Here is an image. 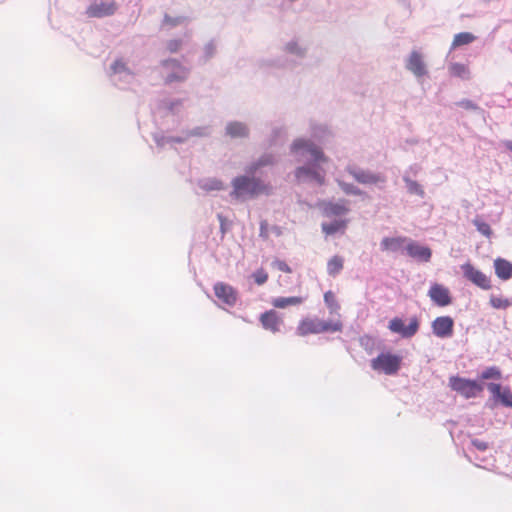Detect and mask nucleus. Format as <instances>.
Here are the masks:
<instances>
[{
	"label": "nucleus",
	"mask_w": 512,
	"mask_h": 512,
	"mask_svg": "<svg viewBox=\"0 0 512 512\" xmlns=\"http://www.w3.org/2000/svg\"><path fill=\"white\" fill-rule=\"evenodd\" d=\"M290 155L299 164L294 170L297 183L324 184L326 172L322 166L328 162V157L320 146L311 139L296 138L290 145Z\"/></svg>",
	"instance_id": "f257e3e1"
},
{
	"label": "nucleus",
	"mask_w": 512,
	"mask_h": 512,
	"mask_svg": "<svg viewBox=\"0 0 512 512\" xmlns=\"http://www.w3.org/2000/svg\"><path fill=\"white\" fill-rule=\"evenodd\" d=\"M277 163L276 154L271 152H265L249 162L244 168L245 174L232 179L230 196L234 199H254L259 195H271L272 185L260 176L263 174L264 167L274 166Z\"/></svg>",
	"instance_id": "f03ea898"
},
{
	"label": "nucleus",
	"mask_w": 512,
	"mask_h": 512,
	"mask_svg": "<svg viewBox=\"0 0 512 512\" xmlns=\"http://www.w3.org/2000/svg\"><path fill=\"white\" fill-rule=\"evenodd\" d=\"M142 68L135 62L124 57L116 58L110 65V77L112 82L120 88L131 85Z\"/></svg>",
	"instance_id": "7ed1b4c3"
},
{
	"label": "nucleus",
	"mask_w": 512,
	"mask_h": 512,
	"mask_svg": "<svg viewBox=\"0 0 512 512\" xmlns=\"http://www.w3.org/2000/svg\"><path fill=\"white\" fill-rule=\"evenodd\" d=\"M211 135L212 127L210 125H202L183 130L179 136L166 135L162 130L156 131L153 133V140L158 147L163 148L167 145L173 147L175 144H183L192 137L208 138Z\"/></svg>",
	"instance_id": "20e7f679"
},
{
	"label": "nucleus",
	"mask_w": 512,
	"mask_h": 512,
	"mask_svg": "<svg viewBox=\"0 0 512 512\" xmlns=\"http://www.w3.org/2000/svg\"><path fill=\"white\" fill-rule=\"evenodd\" d=\"M160 75L166 85L185 82L191 69L179 59L167 57L159 62Z\"/></svg>",
	"instance_id": "39448f33"
},
{
	"label": "nucleus",
	"mask_w": 512,
	"mask_h": 512,
	"mask_svg": "<svg viewBox=\"0 0 512 512\" xmlns=\"http://www.w3.org/2000/svg\"><path fill=\"white\" fill-rule=\"evenodd\" d=\"M343 328L340 321H324L318 318H305L300 321L297 327V334L299 336H306L308 334H319L323 332H339Z\"/></svg>",
	"instance_id": "423d86ee"
},
{
	"label": "nucleus",
	"mask_w": 512,
	"mask_h": 512,
	"mask_svg": "<svg viewBox=\"0 0 512 512\" xmlns=\"http://www.w3.org/2000/svg\"><path fill=\"white\" fill-rule=\"evenodd\" d=\"M449 386L466 399L474 398L483 391V385L478 381L459 376L450 377Z\"/></svg>",
	"instance_id": "0eeeda50"
},
{
	"label": "nucleus",
	"mask_w": 512,
	"mask_h": 512,
	"mask_svg": "<svg viewBox=\"0 0 512 512\" xmlns=\"http://www.w3.org/2000/svg\"><path fill=\"white\" fill-rule=\"evenodd\" d=\"M402 358L391 353H380L372 359L371 367L373 370L381 371L386 375H394L400 369Z\"/></svg>",
	"instance_id": "6e6552de"
},
{
	"label": "nucleus",
	"mask_w": 512,
	"mask_h": 512,
	"mask_svg": "<svg viewBox=\"0 0 512 512\" xmlns=\"http://www.w3.org/2000/svg\"><path fill=\"white\" fill-rule=\"evenodd\" d=\"M118 4L114 0H94L86 8V15L91 18H104L116 13Z\"/></svg>",
	"instance_id": "1a4fd4ad"
},
{
	"label": "nucleus",
	"mask_w": 512,
	"mask_h": 512,
	"mask_svg": "<svg viewBox=\"0 0 512 512\" xmlns=\"http://www.w3.org/2000/svg\"><path fill=\"white\" fill-rule=\"evenodd\" d=\"M405 68L411 72L418 82L428 75V68L423 54L418 50H413L405 61Z\"/></svg>",
	"instance_id": "9d476101"
},
{
	"label": "nucleus",
	"mask_w": 512,
	"mask_h": 512,
	"mask_svg": "<svg viewBox=\"0 0 512 512\" xmlns=\"http://www.w3.org/2000/svg\"><path fill=\"white\" fill-rule=\"evenodd\" d=\"M347 172L361 184H377L384 183L385 177L379 173H374L370 170L362 169L355 165L347 167Z\"/></svg>",
	"instance_id": "9b49d317"
},
{
	"label": "nucleus",
	"mask_w": 512,
	"mask_h": 512,
	"mask_svg": "<svg viewBox=\"0 0 512 512\" xmlns=\"http://www.w3.org/2000/svg\"><path fill=\"white\" fill-rule=\"evenodd\" d=\"M463 276L481 289L488 290L491 288L490 279L480 270L476 269L472 264L465 263L461 265Z\"/></svg>",
	"instance_id": "f8f14e48"
},
{
	"label": "nucleus",
	"mask_w": 512,
	"mask_h": 512,
	"mask_svg": "<svg viewBox=\"0 0 512 512\" xmlns=\"http://www.w3.org/2000/svg\"><path fill=\"white\" fill-rule=\"evenodd\" d=\"M388 327L392 332L400 334L403 338H411L419 329V321L414 317L410 320L409 325L406 326L402 319L395 317L390 320Z\"/></svg>",
	"instance_id": "ddd939ff"
},
{
	"label": "nucleus",
	"mask_w": 512,
	"mask_h": 512,
	"mask_svg": "<svg viewBox=\"0 0 512 512\" xmlns=\"http://www.w3.org/2000/svg\"><path fill=\"white\" fill-rule=\"evenodd\" d=\"M433 334L441 339L453 336L454 320L450 316H439L431 323Z\"/></svg>",
	"instance_id": "4468645a"
},
{
	"label": "nucleus",
	"mask_w": 512,
	"mask_h": 512,
	"mask_svg": "<svg viewBox=\"0 0 512 512\" xmlns=\"http://www.w3.org/2000/svg\"><path fill=\"white\" fill-rule=\"evenodd\" d=\"M406 254L418 262H429L432 256V250L425 245L409 238L405 245Z\"/></svg>",
	"instance_id": "2eb2a0df"
},
{
	"label": "nucleus",
	"mask_w": 512,
	"mask_h": 512,
	"mask_svg": "<svg viewBox=\"0 0 512 512\" xmlns=\"http://www.w3.org/2000/svg\"><path fill=\"white\" fill-rule=\"evenodd\" d=\"M224 132L230 139H248L251 129L246 122L231 120L225 124Z\"/></svg>",
	"instance_id": "dca6fc26"
},
{
	"label": "nucleus",
	"mask_w": 512,
	"mask_h": 512,
	"mask_svg": "<svg viewBox=\"0 0 512 512\" xmlns=\"http://www.w3.org/2000/svg\"><path fill=\"white\" fill-rule=\"evenodd\" d=\"M428 296L440 307L447 306L452 302L448 288L438 283H435L430 287Z\"/></svg>",
	"instance_id": "f3484780"
},
{
	"label": "nucleus",
	"mask_w": 512,
	"mask_h": 512,
	"mask_svg": "<svg viewBox=\"0 0 512 512\" xmlns=\"http://www.w3.org/2000/svg\"><path fill=\"white\" fill-rule=\"evenodd\" d=\"M184 100L179 98H165L158 105L159 113L165 116H179L182 112Z\"/></svg>",
	"instance_id": "a211bd4d"
},
{
	"label": "nucleus",
	"mask_w": 512,
	"mask_h": 512,
	"mask_svg": "<svg viewBox=\"0 0 512 512\" xmlns=\"http://www.w3.org/2000/svg\"><path fill=\"white\" fill-rule=\"evenodd\" d=\"M283 52L298 59H304L308 52L307 45L298 37H293L283 44Z\"/></svg>",
	"instance_id": "6ab92c4d"
},
{
	"label": "nucleus",
	"mask_w": 512,
	"mask_h": 512,
	"mask_svg": "<svg viewBox=\"0 0 512 512\" xmlns=\"http://www.w3.org/2000/svg\"><path fill=\"white\" fill-rule=\"evenodd\" d=\"M214 293L218 299L229 306L235 305L237 301V294L234 288L223 282H217L214 285Z\"/></svg>",
	"instance_id": "aec40b11"
},
{
	"label": "nucleus",
	"mask_w": 512,
	"mask_h": 512,
	"mask_svg": "<svg viewBox=\"0 0 512 512\" xmlns=\"http://www.w3.org/2000/svg\"><path fill=\"white\" fill-rule=\"evenodd\" d=\"M407 237H384L381 240L380 248L382 251L399 252L405 251V245L408 243Z\"/></svg>",
	"instance_id": "412c9836"
},
{
	"label": "nucleus",
	"mask_w": 512,
	"mask_h": 512,
	"mask_svg": "<svg viewBox=\"0 0 512 512\" xmlns=\"http://www.w3.org/2000/svg\"><path fill=\"white\" fill-rule=\"evenodd\" d=\"M260 321L266 330H270L273 333L278 332L280 330V325L282 324L281 319L278 317L277 312L274 310H270L261 314Z\"/></svg>",
	"instance_id": "4be33fe9"
},
{
	"label": "nucleus",
	"mask_w": 512,
	"mask_h": 512,
	"mask_svg": "<svg viewBox=\"0 0 512 512\" xmlns=\"http://www.w3.org/2000/svg\"><path fill=\"white\" fill-rule=\"evenodd\" d=\"M217 50L218 41L216 39H210L209 41H207L201 48L198 63L200 65H205L206 63H208L212 58L216 56Z\"/></svg>",
	"instance_id": "5701e85b"
},
{
	"label": "nucleus",
	"mask_w": 512,
	"mask_h": 512,
	"mask_svg": "<svg viewBox=\"0 0 512 512\" xmlns=\"http://www.w3.org/2000/svg\"><path fill=\"white\" fill-rule=\"evenodd\" d=\"M494 268H495V273L498 278H500L502 280H509L510 278H512V263L511 262H509L505 259H502V258H497L494 261Z\"/></svg>",
	"instance_id": "b1692460"
},
{
	"label": "nucleus",
	"mask_w": 512,
	"mask_h": 512,
	"mask_svg": "<svg viewBox=\"0 0 512 512\" xmlns=\"http://www.w3.org/2000/svg\"><path fill=\"white\" fill-rule=\"evenodd\" d=\"M198 187L205 192L221 191L225 189L224 182L215 177L200 179L198 181Z\"/></svg>",
	"instance_id": "393cba45"
},
{
	"label": "nucleus",
	"mask_w": 512,
	"mask_h": 512,
	"mask_svg": "<svg viewBox=\"0 0 512 512\" xmlns=\"http://www.w3.org/2000/svg\"><path fill=\"white\" fill-rule=\"evenodd\" d=\"M348 212V208L344 201L329 202L324 206L326 216H342Z\"/></svg>",
	"instance_id": "a878e982"
},
{
	"label": "nucleus",
	"mask_w": 512,
	"mask_h": 512,
	"mask_svg": "<svg viewBox=\"0 0 512 512\" xmlns=\"http://www.w3.org/2000/svg\"><path fill=\"white\" fill-rule=\"evenodd\" d=\"M303 302L302 297H276L272 300V305L279 309L287 308L288 306H297Z\"/></svg>",
	"instance_id": "bb28decb"
},
{
	"label": "nucleus",
	"mask_w": 512,
	"mask_h": 512,
	"mask_svg": "<svg viewBox=\"0 0 512 512\" xmlns=\"http://www.w3.org/2000/svg\"><path fill=\"white\" fill-rule=\"evenodd\" d=\"M448 70L451 76L459 77L464 80L470 78L469 68L465 64L458 62L451 63Z\"/></svg>",
	"instance_id": "cd10ccee"
},
{
	"label": "nucleus",
	"mask_w": 512,
	"mask_h": 512,
	"mask_svg": "<svg viewBox=\"0 0 512 512\" xmlns=\"http://www.w3.org/2000/svg\"><path fill=\"white\" fill-rule=\"evenodd\" d=\"M476 39V36L470 32H461L454 36L450 50H454L460 46L468 45Z\"/></svg>",
	"instance_id": "c85d7f7f"
},
{
	"label": "nucleus",
	"mask_w": 512,
	"mask_h": 512,
	"mask_svg": "<svg viewBox=\"0 0 512 512\" xmlns=\"http://www.w3.org/2000/svg\"><path fill=\"white\" fill-rule=\"evenodd\" d=\"M343 266L344 259L339 255H335L332 258H330L327 263V273L330 276L335 277L342 271Z\"/></svg>",
	"instance_id": "c756f323"
},
{
	"label": "nucleus",
	"mask_w": 512,
	"mask_h": 512,
	"mask_svg": "<svg viewBox=\"0 0 512 512\" xmlns=\"http://www.w3.org/2000/svg\"><path fill=\"white\" fill-rule=\"evenodd\" d=\"M289 61L285 57L262 59L259 66L262 68H286Z\"/></svg>",
	"instance_id": "7c9ffc66"
},
{
	"label": "nucleus",
	"mask_w": 512,
	"mask_h": 512,
	"mask_svg": "<svg viewBox=\"0 0 512 512\" xmlns=\"http://www.w3.org/2000/svg\"><path fill=\"white\" fill-rule=\"evenodd\" d=\"M403 181L409 194L418 195L421 198L425 197V191L418 182L412 180L408 175H403Z\"/></svg>",
	"instance_id": "2f4dec72"
},
{
	"label": "nucleus",
	"mask_w": 512,
	"mask_h": 512,
	"mask_svg": "<svg viewBox=\"0 0 512 512\" xmlns=\"http://www.w3.org/2000/svg\"><path fill=\"white\" fill-rule=\"evenodd\" d=\"M163 44L166 52L175 54L182 49V47L185 44V41L183 38H172L166 40Z\"/></svg>",
	"instance_id": "473e14b6"
},
{
	"label": "nucleus",
	"mask_w": 512,
	"mask_h": 512,
	"mask_svg": "<svg viewBox=\"0 0 512 512\" xmlns=\"http://www.w3.org/2000/svg\"><path fill=\"white\" fill-rule=\"evenodd\" d=\"M321 227H322V231L326 235H334L338 231L345 228V222L342 220H334L329 223L324 222V223H322Z\"/></svg>",
	"instance_id": "72a5a7b5"
},
{
	"label": "nucleus",
	"mask_w": 512,
	"mask_h": 512,
	"mask_svg": "<svg viewBox=\"0 0 512 512\" xmlns=\"http://www.w3.org/2000/svg\"><path fill=\"white\" fill-rule=\"evenodd\" d=\"M479 378L481 380H501L502 373L501 370L497 366H490L484 369L480 374Z\"/></svg>",
	"instance_id": "f704fd0d"
},
{
	"label": "nucleus",
	"mask_w": 512,
	"mask_h": 512,
	"mask_svg": "<svg viewBox=\"0 0 512 512\" xmlns=\"http://www.w3.org/2000/svg\"><path fill=\"white\" fill-rule=\"evenodd\" d=\"M189 23V18L186 16H175L172 17L168 14H165L163 19V26H169L171 28L186 25Z\"/></svg>",
	"instance_id": "c9c22d12"
},
{
	"label": "nucleus",
	"mask_w": 512,
	"mask_h": 512,
	"mask_svg": "<svg viewBox=\"0 0 512 512\" xmlns=\"http://www.w3.org/2000/svg\"><path fill=\"white\" fill-rule=\"evenodd\" d=\"M473 224L476 227L477 231L481 233L483 236L489 238L492 235V229L490 225L483 221L480 217H476L473 219Z\"/></svg>",
	"instance_id": "e433bc0d"
},
{
	"label": "nucleus",
	"mask_w": 512,
	"mask_h": 512,
	"mask_svg": "<svg viewBox=\"0 0 512 512\" xmlns=\"http://www.w3.org/2000/svg\"><path fill=\"white\" fill-rule=\"evenodd\" d=\"M338 185L347 195L361 196L365 194L360 188L353 184L338 180Z\"/></svg>",
	"instance_id": "4c0bfd02"
},
{
	"label": "nucleus",
	"mask_w": 512,
	"mask_h": 512,
	"mask_svg": "<svg viewBox=\"0 0 512 512\" xmlns=\"http://www.w3.org/2000/svg\"><path fill=\"white\" fill-rule=\"evenodd\" d=\"M490 304L495 309H507L512 305V300L492 295L490 297Z\"/></svg>",
	"instance_id": "58836bf2"
},
{
	"label": "nucleus",
	"mask_w": 512,
	"mask_h": 512,
	"mask_svg": "<svg viewBox=\"0 0 512 512\" xmlns=\"http://www.w3.org/2000/svg\"><path fill=\"white\" fill-rule=\"evenodd\" d=\"M503 406L512 408V392L509 387H504L497 398Z\"/></svg>",
	"instance_id": "ea45409f"
},
{
	"label": "nucleus",
	"mask_w": 512,
	"mask_h": 512,
	"mask_svg": "<svg viewBox=\"0 0 512 512\" xmlns=\"http://www.w3.org/2000/svg\"><path fill=\"white\" fill-rule=\"evenodd\" d=\"M252 277L256 284L263 285L268 279V274L263 269H258L252 274Z\"/></svg>",
	"instance_id": "a19ab883"
},
{
	"label": "nucleus",
	"mask_w": 512,
	"mask_h": 512,
	"mask_svg": "<svg viewBox=\"0 0 512 512\" xmlns=\"http://www.w3.org/2000/svg\"><path fill=\"white\" fill-rule=\"evenodd\" d=\"M456 105L461 108H464L466 110H473V111L480 110L479 106L469 99L460 100L456 103Z\"/></svg>",
	"instance_id": "79ce46f5"
},
{
	"label": "nucleus",
	"mask_w": 512,
	"mask_h": 512,
	"mask_svg": "<svg viewBox=\"0 0 512 512\" xmlns=\"http://www.w3.org/2000/svg\"><path fill=\"white\" fill-rule=\"evenodd\" d=\"M487 389L492 394L493 399L497 400V398L499 397L500 391L502 390V386L499 383L491 382V383L487 384Z\"/></svg>",
	"instance_id": "37998d69"
},
{
	"label": "nucleus",
	"mask_w": 512,
	"mask_h": 512,
	"mask_svg": "<svg viewBox=\"0 0 512 512\" xmlns=\"http://www.w3.org/2000/svg\"><path fill=\"white\" fill-rule=\"evenodd\" d=\"M324 301L326 305L331 309V311L337 308L335 297L331 291H328L324 294Z\"/></svg>",
	"instance_id": "c03bdc74"
},
{
	"label": "nucleus",
	"mask_w": 512,
	"mask_h": 512,
	"mask_svg": "<svg viewBox=\"0 0 512 512\" xmlns=\"http://www.w3.org/2000/svg\"><path fill=\"white\" fill-rule=\"evenodd\" d=\"M272 265L281 272H284V273L291 272V268L288 266V264L285 261L276 259L273 261Z\"/></svg>",
	"instance_id": "a18cd8bd"
},
{
	"label": "nucleus",
	"mask_w": 512,
	"mask_h": 512,
	"mask_svg": "<svg viewBox=\"0 0 512 512\" xmlns=\"http://www.w3.org/2000/svg\"><path fill=\"white\" fill-rule=\"evenodd\" d=\"M421 170V166L418 164H412L408 167V169L404 172L403 175H408V177L417 176Z\"/></svg>",
	"instance_id": "49530a36"
},
{
	"label": "nucleus",
	"mask_w": 512,
	"mask_h": 512,
	"mask_svg": "<svg viewBox=\"0 0 512 512\" xmlns=\"http://www.w3.org/2000/svg\"><path fill=\"white\" fill-rule=\"evenodd\" d=\"M471 444L479 451H485L488 448V444L479 439H472Z\"/></svg>",
	"instance_id": "de8ad7c7"
},
{
	"label": "nucleus",
	"mask_w": 512,
	"mask_h": 512,
	"mask_svg": "<svg viewBox=\"0 0 512 512\" xmlns=\"http://www.w3.org/2000/svg\"><path fill=\"white\" fill-rule=\"evenodd\" d=\"M260 237L266 239L268 238V232H267V222L261 221L260 223Z\"/></svg>",
	"instance_id": "09e8293b"
},
{
	"label": "nucleus",
	"mask_w": 512,
	"mask_h": 512,
	"mask_svg": "<svg viewBox=\"0 0 512 512\" xmlns=\"http://www.w3.org/2000/svg\"><path fill=\"white\" fill-rule=\"evenodd\" d=\"M218 220L220 222L221 232L224 234L226 232V219L221 214H218Z\"/></svg>",
	"instance_id": "8fccbe9b"
},
{
	"label": "nucleus",
	"mask_w": 512,
	"mask_h": 512,
	"mask_svg": "<svg viewBox=\"0 0 512 512\" xmlns=\"http://www.w3.org/2000/svg\"><path fill=\"white\" fill-rule=\"evenodd\" d=\"M505 147L512 152V141L508 140L504 143Z\"/></svg>",
	"instance_id": "3c124183"
},
{
	"label": "nucleus",
	"mask_w": 512,
	"mask_h": 512,
	"mask_svg": "<svg viewBox=\"0 0 512 512\" xmlns=\"http://www.w3.org/2000/svg\"><path fill=\"white\" fill-rule=\"evenodd\" d=\"M280 132H281V128H278V127L274 128L272 130V133L274 134V136H277Z\"/></svg>",
	"instance_id": "603ef678"
},
{
	"label": "nucleus",
	"mask_w": 512,
	"mask_h": 512,
	"mask_svg": "<svg viewBox=\"0 0 512 512\" xmlns=\"http://www.w3.org/2000/svg\"><path fill=\"white\" fill-rule=\"evenodd\" d=\"M272 229H273V231H274V233H275L276 235H278V236H279V235L281 234V231H280V228H279V227L274 226Z\"/></svg>",
	"instance_id": "864d4df0"
},
{
	"label": "nucleus",
	"mask_w": 512,
	"mask_h": 512,
	"mask_svg": "<svg viewBox=\"0 0 512 512\" xmlns=\"http://www.w3.org/2000/svg\"><path fill=\"white\" fill-rule=\"evenodd\" d=\"M190 36H191V34H190L189 32H186V33H185V37H186V38H190Z\"/></svg>",
	"instance_id": "5fc2aeb1"
},
{
	"label": "nucleus",
	"mask_w": 512,
	"mask_h": 512,
	"mask_svg": "<svg viewBox=\"0 0 512 512\" xmlns=\"http://www.w3.org/2000/svg\"><path fill=\"white\" fill-rule=\"evenodd\" d=\"M123 2H131L132 0H122Z\"/></svg>",
	"instance_id": "6e6d98bb"
}]
</instances>
